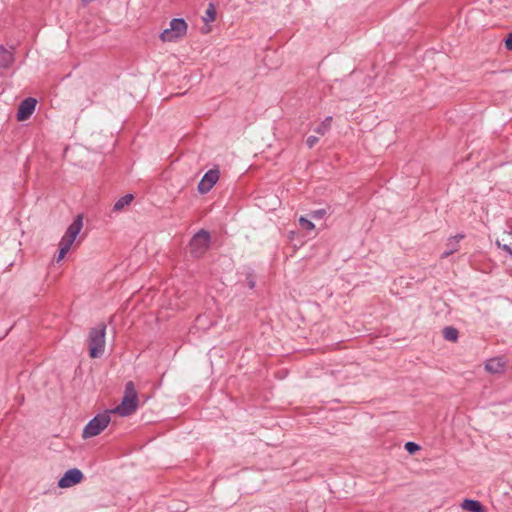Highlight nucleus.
Masks as SVG:
<instances>
[{
	"instance_id": "obj_22",
	"label": "nucleus",
	"mask_w": 512,
	"mask_h": 512,
	"mask_svg": "<svg viewBox=\"0 0 512 512\" xmlns=\"http://www.w3.org/2000/svg\"><path fill=\"white\" fill-rule=\"evenodd\" d=\"M314 216L320 217L321 216V212H315Z\"/></svg>"
},
{
	"instance_id": "obj_12",
	"label": "nucleus",
	"mask_w": 512,
	"mask_h": 512,
	"mask_svg": "<svg viewBox=\"0 0 512 512\" xmlns=\"http://www.w3.org/2000/svg\"><path fill=\"white\" fill-rule=\"evenodd\" d=\"M461 508L469 512H486V508L479 501L472 499L463 500Z\"/></svg>"
},
{
	"instance_id": "obj_17",
	"label": "nucleus",
	"mask_w": 512,
	"mask_h": 512,
	"mask_svg": "<svg viewBox=\"0 0 512 512\" xmlns=\"http://www.w3.org/2000/svg\"><path fill=\"white\" fill-rule=\"evenodd\" d=\"M299 223L301 227L305 230L311 231L315 228V225L310 220L306 219L303 216L299 218Z\"/></svg>"
},
{
	"instance_id": "obj_7",
	"label": "nucleus",
	"mask_w": 512,
	"mask_h": 512,
	"mask_svg": "<svg viewBox=\"0 0 512 512\" xmlns=\"http://www.w3.org/2000/svg\"><path fill=\"white\" fill-rule=\"evenodd\" d=\"M83 478V473L79 469L73 468L65 472L63 477L59 480L58 486L60 488H69L80 483Z\"/></svg>"
},
{
	"instance_id": "obj_18",
	"label": "nucleus",
	"mask_w": 512,
	"mask_h": 512,
	"mask_svg": "<svg viewBox=\"0 0 512 512\" xmlns=\"http://www.w3.org/2000/svg\"><path fill=\"white\" fill-rule=\"evenodd\" d=\"M405 449L410 453H415L416 451L419 450V446L416 444V443H413V442H407L405 444Z\"/></svg>"
},
{
	"instance_id": "obj_13",
	"label": "nucleus",
	"mask_w": 512,
	"mask_h": 512,
	"mask_svg": "<svg viewBox=\"0 0 512 512\" xmlns=\"http://www.w3.org/2000/svg\"><path fill=\"white\" fill-rule=\"evenodd\" d=\"M13 61V56L10 51L0 47V69L7 68Z\"/></svg>"
},
{
	"instance_id": "obj_5",
	"label": "nucleus",
	"mask_w": 512,
	"mask_h": 512,
	"mask_svg": "<svg viewBox=\"0 0 512 512\" xmlns=\"http://www.w3.org/2000/svg\"><path fill=\"white\" fill-rule=\"evenodd\" d=\"M110 414L109 411H106L90 420L83 430V438L87 439L99 435L110 423Z\"/></svg>"
},
{
	"instance_id": "obj_23",
	"label": "nucleus",
	"mask_w": 512,
	"mask_h": 512,
	"mask_svg": "<svg viewBox=\"0 0 512 512\" xmlns=\"http://www.w3.org/2000/svg\"><path fill=\"white\" fill-rule=\"evenodd\" d=\"M91 1H92V0H82V2H83L84 4H88V3H89V2H91Z\"/></svg>"
},
{
	"instance_id": "obj_6",
	"label": "nucleus",
	"mask_w": 512,
	"mask_h": 512,
	"mask_svg": "<svg viewBox=\"0 0 512 512\" xmlns=\"http://www.w3.org/2000/svg\"><path fill=\"white\" fill-rule=\"evenodd\" d=\"M210 235L207 231L198 232L190 242V252L195 257H201L209 248Z\"/></svg>"
},
{
	"instance_id": "obj_11",
	"label": "nucleus",
	"mask_w": 512,
	"mask_h": 512,
	"mask_svg": "<svg viewBox=\"0 0 512 512\" xmlns=\"http://www.w3.org/2000/svg\"><path fill=\"white\" fill-rule=\"evenodd\" d=\"M216 19V9L213 4H209L207 10L205 11V15L203 17V21L205 25L201 28V32L203 34H207L211 31V27L209 25L210 22L215 21Z\"/></svg>"
},
{
	"instance_id": "obj_20",
	"label": "nucleus",
	"mask_w": 512,
	"mask_h": 512,
	"mask_svg": "<svg viewBox=\"0 0 512 512\" xmlns=\"http://www.w3.org/2000/svg\"><path fill=\"white\" fill-rule=\"evenodd\" d=\"M505 45L508 50H512V34L507 37Z\"/></svg>"
},
{
	"instance_id": "obj_4",
	"label": "nucleus",
	"mask_w": 512,
	"mask_h": 512,
	"mask_svg": "<svg viewBox=\"0 0 512 512\" xmlns=\"http://www.w3.org/2000/svg\"><path fill=\"white\" fill-rule=\"evenodd\" d=\"M188 25L184 19L175 18L170 21L169 28L160 34L163 42H176L182 39L187 33Z\"/></svg>"
},
{
	"instance_id": "obj_9",
	"label": "nucleus",
	"mask_w": 512,
	"mask_h": 512,
	"mask_svg": "<svg viewBox=\"0 0 512 512\" xmlns=\"http://www.w3.org/2000/svg\"><path fill=\"white\" fill-rule=\"evenodd\" d=\"M37 101L34 98H27L23 100L18 108L17 119L19 121L27 120L34 112Z\"/></svg>"
},
{
	"instance_id": "obj_16",
	"label": "nucleus",
	"mask_w": 512,
	"mask_h": 512,
	"mask_svg": "<svg viewBox=\"0 0 512 512\" xmlns=\"http://www.w3.org/2000/svg\"><path fill=\"white\" fill-rule=\"evenodd\" d=\"M443 334L444 338L449 341L455 342L458 338V331L453 327H446Z\"/></svg>"
},
{
	"instance_id": "obj_14",
	"label": "nucleus",
	"mask_w": 512,
	"mask_h": 512,
	"mask_svg": "<svg viewBox=\"0 0 512 512\" xmlns=\"http://www.w3.org/2000/svg\"><path fill=\"white\" fill-rule=\"evenodd\" d=\"M332 117L331 116H328L326 117L316 128H315V132L318 134V135H325L331 128V124H332Z\"/></svg>"
},
{
	"instance_id": "obj_1",
	"label": "nucleus",
	"mask_w": 512,
	"mask_h": 512,
	"mask_svg": "<svg viewBox=\"0 0 512 512\" xmlns=\"http://www.w3.org/2000/svg\"><path fill=\"white\" fill-rule=\"evenodd\" d=\"M138 408V393L135 389L134 383L129 381L125 385L124 396L119 405L114 409L109 410L110 413L117 414L121 417L130 416Z\"/></svg>"
},
{
	"instance_id": "obj_10",
	"label": "nucleus",
	"mask_w": 512,
	"mask_h": 512,
	"mask_svg": "<svg viewBox=\"0 0 512 512\" xmlns=\"http://www.w3.org/2000/svg\"><path fill=\"white\" fill-rule=\"evenodd\" d=\"M506 361L502 357L489 359L485 364V369L489 373L501 374L506 369Z\"/></svg>"
},
{
	"instance_id": "obj_19",
	"label": "nucleus",
	"mask_w": 512,
	"mask_h": 512,
	"mask_svg": "<svg viewBox=\"0 0 512 512\" xmlns=\"http://www.w3.org/2000/svg\"><path fill=\"white\" fill-rule=\"evenodd\" d=\"M317 142H318V137L313 136V135L309 136V137L307 138V140H306V144H307V146H308L309 148L314 147V146L316 145V143H317Z\"/></svg>"
},
{
	"instance_id": "obj_21",
	"label": "nucleus",
	"mask_w": 512,
	"mask_h": 512,
	"mask_svg": "<svg viewBox=\"0 0 512 512\" xmlns=\"http://www.w3.org/2000/svg\"><path fill=\"white\" fill-rule=\"evenodd\" d=\"M497 245L501 247L503 250L507 251L509 254H512V248L508 245H501L500 242H497Z\"/></svg>"
},
{
	"instance_id": "obj_2",
	"label": "nucleus",
	"mask_w": 512,
	"mask_h": 512,
	"mask_svg": "<svg viewBox=\"0 0 512 512\" xmlns=\"http://www.w3.org/2000/svg\"><path fill=\"white\" fill-rule=\"evenodd\" d=\"M83 228V217L78 215L74 221L69 225L65 234L59 242V253L57 261H61L65 258L66 254L70 250L71 246L75 242L77 236Z\"/></svg>"
},
{
	"instance_id": "obj_3",
	"label": "nucleus",
	"mask_w": 512,
	"mask_h": 512,
	"mask_svg": "<svg viewBox=\"0 0 512 512\" xmlns=\"http://www.w3.org/2000/svg\"><path fill=\"white\" fill-rule=\"evenodd\" d=\"M105 334L106 326L104 323H99L96 327L91 329L88 337V348L91 358H98L104 353Z\"/></svg>"
},
{
	"instance_id": "obj_15",
	"label": "nucleus",
	"mask_w": 512,
	"mask_h": 512,
	"mask_svg": "<svg viewBox=\"0 0 512 512\" xmlns=\"http://www.w3.org/2000/svg\"><path fill=\"white\" fill-rule=\"evenodd\" d=\"M133 198L134 197L132 194H127V195L121 197L114 204L113 210L114 211L122 210L125 206L129 205L132 202Z\"/></svg>"
},
{
	"instance_id": "obj_8",
	"label": "nucleus",
	"mask_w": 512,
	"mask_h": 512,
	"mask_svg": "<svg viewBox=\"0 0 512 512\" xmlns=\"http://www.w3.org/2000/svg\"><path fill=\"white\" fill-rule=\"evenodd\" d=\"M219 179V171L211 169L205 173L198 184V191L202 194L209 192Z\"/></svg>"
}]
</instances>
